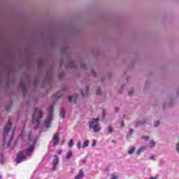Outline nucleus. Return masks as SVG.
<instances>
[{
	"instance_id": "obj_4",
	"label": "nucleus",
	"mask_w": 179,
	"mask_h": 179,
	"mask_svg": "<svg viewBox=\"0 0 179 179\" xmlns=\"http://www.w3.org/2000/svg\"><path fill=\"white\" fill-rule=\"evenodd\" d=\"M10 129H12V124L8 123L7 125L5 126L3 131V139L5 141L6 139V136H8V133L10 132Z\"/></svg>"
},
{
	"instance_id": "obj_30",
	"label": "nucleus",
	"mask_w": 179,
	"mask_h": 179,
	"mask_svg": "<svg viewBox=\"0 0 179 179\" xmlns=\"http://www.w3.org/2000/svg\"><path fill=\"white\" fill-rule=\"evenodd\" d=\"M91 72H92V75H93V76H96V71H95L94 69H92V70L91 71Z\"/></svg>"
},
{
	"instance_id": "obj_38",
	"label": "nucleus",
	"mask_w": 179,
	"mask_h": 179,
	"mask_svg": "<svg viewBox=\"0 0 179 179\" xmlns=\"http://www.w3.org/2000/svg\"><path fill=\"white\" fill-rule=\"evenodd\" d=\"M62 153V150H59L58 155H61Z\"/></svg>"
},
{
	"instance_id": "obj_14",
	"label": "nucleus",
	"mask_w": 179,
	"mask_h": 179,
	"mask_svg": "<svg viewBox=\"0 0 179 179\" xmlns=\"http://www.w3.org/2000/svg\"><path fill=\"white\" fill-rule=\"evenodd\" d=\"M91 129H94V132H100L101 127L99 125V123L96 125H94Z\"/></svg>"
},
{
	"instance_id": "obj_6",
	"label": "nucleus",
	"mask_w": 179,
	"mask_h": 179,
	"mask_svg": "<svg viewBox=\"0 0 179 179\" xmlns=\"http://www.w3.org/2000/svg\"><path fill=\"white\" fill-rule=\"evenodd\" d=\"M59 162V159L58 158V156L55 155L53 161H52V170H53V171H55V170H57V166H58Z\"/></svg>"
},
{
	"instance_id": "obj_11",
	"label": "nucleus",
	"mask_w": 179,
	"mask_h": 179,
	"mask_svg": "<svg viewBox=\"0 0 179 179\" xmlns=\"http://www.w3.org/2000/svg\"><path fill=\"white\" fill-rule=\"evenodd\" d=\"M62 96H64V92L59 91L53 95V97H55V99H61Z\"/></svg>"
},
{
	"instance_id": "obj_32",
	"label": "nucleus",
	"mask_w": 179,
	"mask_h": 179,
	"mask_svg": "<svg viewBox=\"0 0 179 179\" xmlns=\"http://www.w3.org/2000/svg\"><path fill=\"white\" fill-rule=\"evenodd\" d=\"M132 93H134V90H131L130 91H129V96H132Z\"/></svg>"
},
{
	"instance_id": "obj_5",
	"label": "nucleus",
	"mask_w": 179,
	"mask_h": 179,
	"mask_svg": "<svg viewBox=\"0 0 179 179\" xmlns=\"http://www.w3.org/2000/svg\"><path fill=\"white\" fill-rule=\"evenodd\" d=\"M99 117L96 119H92L91 120L89 121V128L91 129L94 127V125H96L99 124Z\"/></svg>"
},
{
	"instance_id": "obj_41",
	"label": "nucleus",
	"mask_w": 179,
	"mask_h": 179,
	"mask_svg": "<svg viewBox=\"0 0 179 179\" xmlns=\"http://www.w3.org/2000/svg\"><path fill=\"white\" fill-rule=\"evenodd\" d=\"M0 179H2V176H0Z\"/></svg>"
},
{
	"instance_id": "obj_21",
	"label": "nucleus",
	"mask_w": 179,
	"mask_h": 179,
	"mask_svg": "<svg viewBox=\"0 0 179 179\" xmlns=\"http://www.w3.org/2000/svg\"><path fill=\"white\" fill-rule=\"evenodd\" d=\"M75 145V143L73 142V139H71L69 142V148H72Z\"/></svg>"
},
{
	"instance_id": "obj_25",
	"label": "nucleus",
	"mask_w": 179,
	"mask_h": 179,
	"mask_svg": "<svg viewBox=\"0 0 179 179\" xmlns=\"http://www.w3.org/2000/svg\"><path fill=\"white\" fill-rule=\"evenodd\" d=\"M141 139H143V141H149V136H141Z\"/></svg>"
},
{
	"instance_id": "obj_27",
	"label": "nucleus",
	"mask_w": 179,
	"mask_h": 179,
	"mask_svg": "<svg viewBox=\"0 0 179 179\" xmlns=\"http://www.w3.org/2000/svg\"><path fill=\"white\" fill-rule=\"evenodd\" d=\"M96 94L98 96H100V94H101V90H100V88H99L97 90H96Z\"/></svg>"
},
{
	"instance_id": "obj_24",
	"label": "nucleus",
	"mask_w": 179,
	"mask_h": 179,
	"mask_svg": "<svg viewBox=\"0 0 179 179\" xmlns=\"http://www.w3.org/2000/svg\"><path fill=\"white\" fill-rule=\"evenodd\" d=\"M113 127H108V134H113Z\"/></svg>"
},
{
	"instance_id": "obj_20",
	"label": "nucleus",
	"mask_w": 179,
	"mask_h": 179,
	"mask_svg": "<svg viewBox=\"0 0 179 179\" xmlns=\"http://www.w3.org/2000/svg\"><path fill=\"white\" fill-rule=\"evenodd\" d=\"M132 134H134V129H130L127 134V138H131V136H132Z\"/></svg>"
},
{
	"instance_id": "obj_36",
	"label": "nucleus",
	"mask_w": 179,
	"mask_h": 179,
	"mask_svg": "<svg viewBox=\"0 0 179 179\" xmlns=\"http://www.w3.org/2000/svg\"><path fill=\"white\" fill-rule=\"evenodd\" d=\"M103 118L104 120V118H106V111H103Z\"/></svg>"
},
{
	"instance_id": "obj_3",
	"label": "nucleus",
	"mask_w": 179,
	"mask_h": 179,
	"mask_svg": "<svg viewBox=\"0 0 179 179\" xmlns=\"http://www.w3.org/2000/svg\"><path fill=\"white\" fill-rule=\"evenodd\" d=\"M54 115V108L50 106L48 110V115L46 117V121L44 123V126L45 128H50V125H51V122L53 120Z\"/></svg>"
},
{
	"instance_id": "obj_28",
	"label": "nucleus",
	"mask_w": 179,
	"mask_h": 179,
	"mask_svg": "<svg viewBox=\"0 0 179 179\" xmlns=\"http://www.w3.org/2000/svg\"><path fill=\"white\" fill-rule=\"evenodd\" d=\"M155 127H159L160 125V122L159 121H156L154 123Z\"/></svg>"
},
{
	"instance_id": "obj_35",
	"label": "nucleus",
	"mask_w": 179,
	"mask_h": 179,
	"mask_svg": "<svg viewBox=\"0 0 179 179\" xmlns=\"http://www.w3.org/2000/svg\"><path fill=\"white\" fill-rule=\"evenodd\" d=\"M72 99H73V97L72 96H69V101H72Z\"/></svg>"
},
{
	"instance_id": "obj_2",
	"label": "nucleus",
	"mask_w": 179,
	"mask_h": 179,
	"mask_svg": "<svg viewBox=\"0 0 179 179\" xmlns=\"http://www.w3.org/2000/svg\"><path fill=\"white\" fill-rule=\"evenodd\" d=\"M41 118H43V110L40 108H36L32 117V124L36 125L34 127L35 131L38 129Z\"/></svg>"
},
{
	"instance_id": "obj_22",
	"label": "nucleus",
	"mask_w": 179,
	"mask_h": 179,
	"mask_svg": "<svg viewBox=\"0 0 179 179\" xmlns=\"http://www.w3.org/2000/svg\"><path fill=\"white\" fill-rule=\"evenodd\" d=\"M134 152H135V147L131 148V149H130L128 151V155H132V153H134Z\"/></svg>"
},
{
	"instance_id": "obj_10",
	"label": "nucleus",
	"mask_w": 179,
	"mask_h": 179,
	"mask_svg": "<svg viewBox=\"0 0 179 179\" xmlns=\"http://www.w3.org/2000/svg\"><path fill=\"white\" fill-rule=\"evenodd\" d=\"M147 122H148V120L142 119L136 122L135 127H136V128H138V127H139L141 125H145V124H147Z\"/></svg>"
},
{
	"instance_id": "obj_19",
	"label": "nucleus",
	"mask_w": 179,
	"mask_h": 179,
	"mask_svg": "<svg viewBox=\"0 0 179 179\" xmlns=\"http://www.w3.org/2000/svg\"><path fill=\"white\" fill-rule=\"evenodd\" d=\"M145 147H141L137 150L136 154L137 155H141V153H142V152H143L145 150Z\"/></svg>"
},
{
	"instance_id": "obj_26",
	"label": "nucleus",
	"mask_w": 179,
	"mask_h": 179,
	"mask_svg": "<svg viewBox=\"0 0 179 179\" xmlns=\"http://www.w3.org/2000/svg\"><path fill=\"white\" fill-rule=\"evenodd\" d=\"M81 67L83 69H87V66H86V64L84 63L81 64Z\"/></svg>"
},
{
	"instance_id": "obj_12",
	"label": "nucleus",
	"mask_w": 179,
	"mask_h": 179,
	"mask_svg": "<svg viewBox=\"0 0 179 179\" xmlns=\"http://www.w3.org/2000/svg\"><path fill=\"white\" fill-rule=\"evenodd\" d=\"M81 94L83 97H85V96H87V94H89V87L88 86H85V91H83V90L81 91Z\"/></svg>"
},
{
	"instance_id": "obj_17",
	"label": "nucleus",
	"mask_w": 179,
	"mask_h": 179,
	"mask_svg": "<svg viewBox=\"0 0 179 179\" xmlns=\"http://www.w3.org/2000/svg\"><path fill=\"white\" fill-rule=\"evenodd\" d=\"M67 68H77L76 64L73 62H70L69 65L67 66Z\"/></svg>"
},
{
	"instance_id": "obj_37",
	"label": "nucleus",
	"mask_w": 179,
	"mask_h": 179,
	"mask_svg": "<svg viewBox=\"0 0 179 179\" xmlns=\"http://www.w3.org/2000/svg\"><path fill=\"white\" fill-rule=\"evenodd\" d=\"M94 146H96V141H94L92 143V148H94Z\"/></svg>"
},
{
	"instance_id": "obj_39",
	"label": "nucleus",
	"mask_w": 179,
	"mask_h": 179,
	"mask_svg": "<svg viewBox=\"0 0 179 179\" xmlns=\"http://www.w3.org/2000/svg\"><path fill=\"white\" fill-rule=\"evenodd\" d=\"M120 125H121V127H124V126H125V124H124V122H122V123L120 124Z\"/></svg>"
},
{
	"instance_id": "obj_15",
	"label": "nucleus",
	"mask_w": 179,
	"mask_h": 179,
	"mask_svg": "<svg viewBox=\"0 0 179 179\" xmlns=\"http://www.w3.org/2000/svg\"><path fill=\"white\" fill-rule=\"evenodd\" d=\"M73 155V153H72V150H69L68 152H66L65 159L66 160H69V159H71V157H72Z\"/></svg>"
},
{
	"instance_id": "obj_42",
	"label": "nucleus",
	"mask_w": 179,
	"mask_h": 179,
	"mask_svg": "<svg viewBox=\"0 0 179 179\" xmlns=\"http://www.w3.org/2000/svg\"><path fill=\"white\" fill-rule=\"evenodd\" d=\"M112 142H114V140H113Z\"/></svg>"
},
{
	"instance_id": "obj_29",
	"label": "nucleus",
	"mask_w": 179,
	"mask_h": 179,
	"mask_svg": "<svg viewBox=\"0 0 179 179\" xmlns=\"http://www.w3.org/2000/svg\"><path fill=\"white\" fill-rule=\"evenodd\" d=\"M176 152L179 153V142L176 145Z\"/></svg>"
},
{
	"instance_id": "obj_31",
	"label": "nucleus",
	"mask_w": 179,
	"mask_h": 179,
	"mask_svg": "<svg viewBox=\"0 0 179 179\" xmlns=\"http://www.w3.org/2000/svg\"><path fill=\"white\" fill-rule=\"evenodd\" d=\"M120 111V108L115 107V113H118Z\"/></svg>"
},
{
	"instance_id": "obj_23",
	"label": "nucleus",
	"mask_w": 179,
	"mask_h": 179,
	"mask_svg": "<svg viewBox=\"0 0 179 179\" xmlns=\"http://www.w3.org/2000/svg\"><path fill=\"white\" fill-rule=\"evenodd\" d=\"M3 154H0V163L1 164H3Z\"/></svg>"
},
{
	"instance_id": "obj_18",
	"label": "nucleus",
	"mask_w": 179,
	"mask_h": 179,
	"mask_svg": "<svg viewBox=\"0 0 179 179\" xmlns=\"http://www.w3.org/2000/svg\"><path fill=\"white\" fill-rule=\"evenodd\" d=\"M155 146H156V143L155 142V141H150L149 143V148H150V149H152V148H155Z\"/></svg>"
},
{
	"instance_id": "obj_7",
	"label": "nucleus",
	"mask_w": 179,
	"mask_h": 179,
	"mask_svg": "<svg viewBox=\"0 0 179 179\" xmlns=\"http://www.w3.org/2000/svg\"><path fill=\"white\" fill-rule=\"evenodd\" d=\"M20 87L22 90V94H26V92H27V87H26V83H24L23 80H21L20 82Z\"/></svg>"
},
{
	"instance_id": "obj_33",
	"label": "nucleus",
	"mask_w": 179,
	"mask_h": 179,
	"mask_svg": "<svg viewBox=\"0 0 179 179\" xmlns=\"http://www.w3.org/2000/svg\"><path fill=\"white\" fill-rule=\"evenodd\" d=\"M150 160H155V155H152L148 158Z\"/></svg>"
},
{
	"instance_id": "obj_40",
	"label": "nucleus",
	"mask_w": 179,
	"mask_h": 179,
	"mask_svg": "<svg viewBox=\"0 0 179 179\" xmlns=\"http://www.w3.org/2000/svg\"><path fill=\"white\" fill-rule=\"evenodd\" d=\"M150 179H156V178L151 177V178H150Z\"/></svg>"
},
{
	"instance_id": "obj_16",
	"label": "nucleus",
	"mask_w": 179,
	"mask_h": 179,
	"mask_svg": "<svg viewBox=\"0 0 179 179\" xmlns=\"http://www.w3.org/2000/svg\"><path fill=\"white\" fill-rule=\"evenodd\" d=\"M65 114H66L65 109H64V108H62L60 110V117L62 118H65Z\"/></svg>"
},
{
	"instance_id": "obj_13",
	"label": "nucleus",
	"mask_w": 179,
	"mask_h": 179,
	"mask_svg": "<svg viewBox=\"0 0 179 179\" xmlns=\"http://www.w3.org/2000/svg\"><path fill=\"white\" fill-rule=\"evenodd\" d=\"M85 176V173H83V170L80 169L78 176H76L75 179H81L83 178V176Z\"/></svg>"
},
{
	"instance_id": "obj_9",
	"label": "nucleus",
	"mask_w": 179,
	"mask_h": 179,
	"mask_svg": "<svg viewBox=\"0 0 179 179\" xmlns=\"http://www.w3.org/2000/svg\"><path fill=\"white\" fill-rule=\"evenodd\" d=\"M53 143L52 146H57L58 143H59V133H56L55 136H53Z\"/></svg>"
},
{
	"instance_id": "obj_8",
	"label": "nucleus",
	"mask_w": 179,
	"mask_h": 179,
	"mask_svg": "<svg viewBox=\"0 0 179 179\" xmlns=\"http://www.w3.org/2000/svg\"><path fill=\"white\" fill-rule=\"evenodd\" d=\"M89 143H90L89 140L85 141L83 145L80 141H78L77 143L78 149H80V148H83V149H85V148H87V146H89Z\"/></svg>"
},
{
	"instance_id": "obj_1",
	"label": "nucleus",
	"mask_w": 179,
	"mask_h": 179,
	"mask_svg": "<svg viewBox=\"0 0 179 179\" xmlns=\"http://www.w3.org/2000/svg\"><path fill=\"white\" fill-rule=\"evenodd\" d=\"M29 143L31 144V145L28 149H27L26 151H20L17 154L16 159L17 164H19V163H22V162H24L26 160V157L30 155L31 153H33V151L34 150V146H36L37 140L34 138L29 136Z\"/></svg>"
},
{
	"instance_id": "obj_34",
	"label": "nucleus",
	"mask_w": 179,
	"mask_h": 179,
	"mask_svg": "<svg viewBox=\"0 0 179 179\" xmlns=\"http://www.w3.org/2000/svg\"><path fill=\"white\" fill-rule=\"evenodd\" d=\"M111 179H118V176L117 175H113Z\"/></svg>"
}]
</instances>
